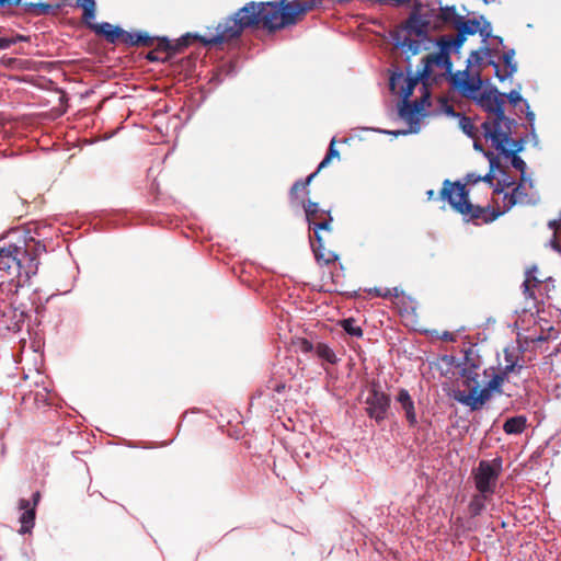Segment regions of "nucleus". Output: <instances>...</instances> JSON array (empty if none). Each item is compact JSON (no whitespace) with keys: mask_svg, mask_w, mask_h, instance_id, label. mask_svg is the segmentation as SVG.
Masks as SVG:
<instances>
[{"mask_svg":"<svg viewBox=\"0 0 561 561\" xmlns=\"http://www.w3.org/2000/svg\"><path fill=\"white\" fill-rule=\"evenodd\" d=\"M22 0H0V8L20 5Z\"/></svg>","mask_w":561,"mask_h":561,"instance_id":"obj_40","label":"nucleus"},{"mask_svg":"<svg viewBox=\"0 0 561 561\" xmlns=\"http://www.w3.org/2000/svg\"><path fill=\"white\" fill-rule=\"evenodd\" d=\"M533 186L531 180L526 176H520L519 184L513 190L512 194L504 193L502 197V204L500 206V209L496 211H492V214L489 216V218H484V221H493L496 219L500 215L506 213L510 210L514 205L516 204H523L527 201V193L526 187Z\"/></svg>","mask_w":561,"mask_h":561,"instance_id":"obj_13","label":"nucleus"},{"mask_svg":"<svg viewBox=\"0 0 561 561\" xmlns=\"http://www.w3.org/2000/svg\"><path fill=\"white\" fill-rule=\"evenodd\" d=\"M483 55H489V50L472 51L467 59L466 69L451 76L453 85L468 99L477 96L482 89L481 65L483 64Z\"/></svg>","mask_w":561,"mask_h":561,"instance_id":"obj_6","label":"nucleus"},{"mask_svg":"<svg viewBox=\"0 0 561 561\" xmlns=\"http://www.w3.org/2000/svg\"><path fill=\"white\" fill-rule=\"evenodd\" d=\"M41 499V493L37 491L33 494V506L35 507Z\"/></svg>","mask_w":561,"mask_h":561,"instance_id":"obj_42","label":"nucleus"},{"mask_svg":"<svg viewBox=\"0 0 561 561\" xmlns=\"http://www.w3.org/2000/svg\"><path fill=\"white\" fill-rule=\"evenodd\" d=\"M156 37L150 36L147 32H128L125 35V45L138 47H152Z\"/></svg>","mask_w":561,"mask_h":561,"instance_id":"obj_20","label":"nucleus"},{"mask_svg":"<svg viewBox=\"0 0 561 561\" xmlns=\"http://www.w3.org/2000/svg\"><path fill=\"white\" fill-rule=\"evenodd\" d=\"M426 194H427L428 199H432L435 195L433 190L427 191Z\"/></svg>","mask_w":561,"mask_h":561,"instance_id":"obj_46","label":"nucleus"},{"mask_svg":"<svg viewBox=\"0 0 561 561\" xmlns=\"http://www.w3.org/2000/svg\"><path fill=\"white\" fill-rule=\"evenodd\" d=\"M417 81V78L407 77L401 72L393 73L390 77V90L402 98V101L399 104V116L409 125V128L407 130L397 131L381 130L382 133L398 136L407 135L409 133H417L420 130V121L424 116V104L426 102V98H422L421 100H415L413 102L409 101Z\"/></svg>","mask_w":561,"mask_h":561,"instance_id":"obj_4","label":"nucleus"},{"mask_svg":"<svg viewBox=\"0 0 561 561\" xmlns=\"http://www.w3.org/2000/svg\"><path fill=\"white\" fill-rule=\"evenodd\" d=\"M273 390L276 391V392H279L280 391V385L279 383H275L274 387H273Z\"/></svg>","mask_w":561,"mask_h":561,"instance_id":"obj_48","label":"nucleus"},{"mask_svg":"<svg viewBox=\"0 0 561 561\" xmlns=\"http://www.w3.org/2000/svg\"><path fill=\"white\" fill-rule=\"evenodd\" d=\"M16 59L15 58H8L7 61H5V65H12L13 62H15Z\"/></svg>","mask_w":561,"mask_h":561,"instance_id":"obj_47","label":"nucleus"},{"mask_svg":"<svg viewBox=\"0 0 561 561\" xmlns=\"http://www.w3.org/2000/svg\"><path fill=\"white\" fill-rule=\"evenodd\" d=\"M512 184H513V182L510 181L507 178H504V179L497 181V186L493 190V197H492L496 209H500V206L502 204L504 188L510 187Z\"/></svg>","mask_w":561,"mask_h":561,"instance_id":"obj_29","label":"nucleus"},{"mask_svg":"<svg viewBox=\"0 0 561 561\" xmlns=\"http://www.w3.org/2000/svg\"><path fill=\"white\" fill-rule=\"evenodd\" d=\"M334 142H335V140L332 139L325 157L323 158V160L320 162V164L318 167V171L325 168L327 165H329V163L331 162V160L333 158H339V151L334 148Z\"/></svg>","mask_w":561,"mask_h":561,"instance_id":"obj_35","label":"nucleus"},{"mask_svg":"<svg viewBox=\"0 0 561 561\" xmlns=\"http://www.w3.org/2000/svg\"><path fill=\"white\" fill-rule=\"evenodd\" d=\"M341 327L344 331L355 337H360L363 335V330L359 325H357L356 321L353 318H347L341 321Z\"/></svg>","mask_w":561,"mask_h":561,"instance_id":"obj_32","label":"nucleus"},{"mask_svg":"<svg viewBox=\"0 0 561 561\" xmlns=\"http://www.w3.org/2000/svg\"><path fill=\"white\" fill-rule=\"evenodd\" d=\"M526 417L523 415L510 417L505 421L503 430L506 434H520L526 427Z\"/></svg>","mask_w":561,"mask_h":561,"instance_id":"obj_26","label":"nucleus"},{"mask_svg":"<svg viewBox=\"0 0 561 561\" xmlns=\"http://www.w3.org/2000/svg\"><path fill=\"white\" fill-rule=\"evenodd\" d=\"M317 172L311 173L306 181H299L294 184L290 191V195L293 197H298L300 194L307 193V187L310 184L311 180L316 176Z\"/></svg>","mask_w":561,"mask_h":561,"instance_id":"obj_33","label":"nucleus"},{"mask_svg":"<svg viewBox=\"0 0 561 561\" xmlns=\"http://www.w3.org/2000/svg\"><path fill=\"white\" fill-rule=\"evenodd\" d=\"M316 354L319 358L325 360L327 363H330V364H335L337 358H336V355L335 353L333 352L332 348H330L327 344H323V343H319L317 344L316 346Z\"/></svg>","mask_w":561,"mask_h":561,"instance_id":"obj_30","label":"nucleus"},{"mask_svg":"<svg viewBox=\"0 0 561 561\" xmlns=\"http://www.w3.org/2000/svg\"><path fill=\"white\" fill-rule=\"evenodd\" d=\"M89 28L99 36H103L110 44H125V35L127 31L108 22L92 23Z\"/></svg>","mask_w":561,"mask_h":561,"instance_id":"obj_16","label":"nucleus"},{"mask_svg":"<svg viewBox=\"0 0 561 561\" xmlns=\"http://www.w3.org/2000/svg\"><path fill=\"white\" fill-rule=\"evenodd\" d=\"M454 27L457 30L455 38L450 39L449 44L454 45L455 50L459 49L467 35H474L479 33L482 37L486 38L491 35V25L484 21L483 18L478 19H465L463 16H456Z\"/></svg>","mask_w":561,"mask_h":561,"instance_id":"obj_9","label":"nucleus"},{"mask_svg":"<svg viewBox=\"0 0 561 561\" xmlns=\"http://www.w3.org/2000/svg\"><path fill=\"white\" fill-rule=\"evenodd\" d=\"M442 19L447 22V23H450L453 26H454V22H455V19L456 16H459L455 9L454 8H446L444 10H442Z\"/></svg>","mask_w":561,"mask_h":561,"instance_id":"obj_37","label":"nucleus"},{"mask_svg":"<svg viewBox=\"0 0 561 561\" xmlns=\"http://www.w3.org/2000/svg\"><path fill=\"white\" fill-rule=\"evenodd\" d=\"M311 247L318 262L329 264L336 260V255L332 251L324 249L322 237L321 240H317L316 238L311 239Z\"/></svg>","mask_w":561,"mask_h":561,"instance_id":"obj_22","label":"nucleus"},{"mask_svg":"<svg viewBox=\"0 0 561 561\" xmlns=\"http://www.w3.org/2000/svg\"><path fill=\"white\" fill-rule=\"evenodd\" d=\"M527 119L529 121V123H533L534 119H535V114L530 111L527 112Z\"/></svg>","mask_w":561,"mask_h":561,"instance_id":"obj_45","label":"nucleus"},{"mask_svg":"<svg viewBox=\"0 0 561 561\" xmlns=\"http://www.w3.org/2000/svg\"><path fill=\"white\" fill-rule=\"evenodd\" d=\"M365 402L367 404V414L371 419H375L377 422L385 420L387 411L390 407V398L388 394L374 387L369 391Z\"/></svg>","mask_w":561,"mask_h":561,"instance_id":"obj_14","label":"nucleus"},{"mask_svg":"<svg viewBox=\"0 0 561 561\" xmlns=\"http://www.w3.org/2000/svg\"><path fill=\"white\" fill-rule=\"evenodd\" d=\"M305 213L309 228L313 230L317 240H321L322 232L331 231L332 217L329 211L321 209L317 203L308 202L305 205Z\"/></svg>","mask_w":561,"mask_h":561,"instance_id":"obj_12","label":"nucleus"},{"mask_svg":"<svg viewBox=\"0 0 561 561\" xmlns=\"http://www.w3.org/2000/svg\"><path fill=\"white\" fill-rule=\"evenodd\" d=\"M522 365H518L517 357L514 354V351L505 350V366L503 368L504 375L510 373L519 371Z\"/></svg>","mask_w":561,"mask_h":561,"instance_id":"obj_31","label":"nucleus"},{"mask_svg":"<svg viewBox=\"0 0 561 561\" xmlns=\"http://www.w3.org/2000/svg\"><path fill=\"white\" fill-rule=\"evenodd\" d=\"M77 7L82 9V21L89 27L90 24L94 23L96 2L95 0H76Z\"/></svg>","mask_w":561,"mask_h":561,"instance_id":"obj_23","label":"nucleus"},{"mask_svg":"<svg viewBox=\"0 0 561 561\" xmlns=\"http://www.w3.org/2000/svg\"><path fill=\"white\" fill-rule=\"evenodd\" d=\"M260 27L270 32L280 28V0L248 2L218 23L214 33L197 38L205 46H217L239 38L245 28Z\"/></svg>","mask_w":561,"mask_h":561,"instance_id":"obj_1","label":"nucleus"},{"mask_svg":"<svg viewBox=\"0 0 561 561\" xmlns=\"http://www.w3.org/2000/svg\"><path fill=\"white\" fill-rule=\"evenodd\" d=\"M450 39L440 42V49L436 54H431L424 59V67L421 72L422 79H427L434 72V68H438L442 72L449 73L451 71V61L449 58L450 49H455Z\"/></svg>","mask_w":561,"mask_h":561,"instance_id":"obj_10","label":"nucleus"},{"mask_svg":"<svg viewBox=\"0 0 561 561\" xmlns=\"http://www.w3.org/2000/svg\"><path fill=\"white\" fill-rule=\"evenodd\" d=\"M472 100L489 113L486 121L481 124L485 142L501 152L517 150L516 146L507 147L512 122L504 115V94L490 88L480 91Z\"/></svg>","mask_w":561,"mask_h":561,"instance_id":"obj_2","label":"nucleus"},{"mask_svg":"<svg viewBox=\"0 0 561 561\" xmlns=\"http://www.w3.org/2000/svg\"><path fill=\"white\" fill-rule=\"evenodd\" d=\"M392 38L394 45L409 55L427 50L433 43L427 35V24L415 14L393 32Z\"/></svg>","mask_w":561,"mask_h":561,"instance_id":"obj_5","label":"nucleus"},{"mask_svg":"<svg viewBox=\"0 0 561 561\" xmlns=\"http://www.w3.org/2000/svg\"><path fill=\"white\" fill-rule=\"evenodd\" d=\"M534 271H528L526 275V279L523 283L524 294L528 297H534V291L531 290V287L535 286L536 283H539V280L536 279V277L533 274Z\"/></svg>","mask_w":561,"mask_h":561,"instance_id":"obj_36","label":"nucleus"},{"mask_svg":"<svg viewBox=\"0 0 561 561\" xmlns=\"http://www.w3.org/2000/svg\"><path fill=\"white\" fill-rule=\"evenodd\" d=\"M440 339L444 340V341H447V342H455L456 341V335L454 333H451V332L445 331L440 335Z\"/></svg>","mask_w":561,"mask_h":561,"instance_id":"obj_41","label":"nucleus"},{"mask_svg":"<svg viewBox=\"0 0 561 561\" xmlns=\"http://www.w3.org/2000/svg\"><path fill=\"white\" fill-rule=\"evenodd\" d=\"M485 156L490 161V172L485 175H477L476 173H469L466 176V184H461L459 182L450 183L448 180L444 182V186L440 191V197L444 201H447L450 206L462 215H470L474 219L485 218L483 214L486 213V209L482 207H474L468 199V191L466 190V185H474L479 182H483L489 188L493 186V180L495 178L494 171L495 169L500 170V165L496 162L493 153L485 152Z\"/></svg>","mask_w":561,"mask_h":561,"instance_id":"obj_3","label":"nucleus"},{"mask_svg":"<svg viewBox=\"0 0 561 561\" xmlns=\"http://www.w3.org/2000/svg\"><path fill=\"white\" fill-rule=\"evenodd\" d=\"M495 69L496 77L504 81L507 78L512 77L513 73L517 70V66L514 62V51L505 53L504 54V69L501 70L497 64L491 62Z\"/></svg>","mask_w":561,"mask_h":561,"instance_id":"obj_21","label":"nucleus"},{"mask_svg":"<svg viewBox=\"0 0 561 561\" xmlns=\"http://www.w3.org/2000/svg\"><path fill=\"white\" fill-rule=\"evenodd\" d=\"M147 59L150 60V61H165V60H168L164 56H162L161 54H158V51L154 50V48L147 54Z\"/></svg>","mask_w":561,"mask_h":561,"instance_id":"obj_38","label":"nucleus"},{"mask_svg":"<svg viewBox=\"0 0 561 561\" xmlns=\"http://www.w3.org/2000/svg\"><path fill=\"white\" fill-rule=\"evenodd\" d=\"M490 494L484 493H478L472 496L470 504H469V511L473 516H478L482 513V511L485 508V503L490 499Z\"/></svg>","mask_w":561,"mask_h":561,"instance_id":"obj_28","label":"nucleus"},{"mask_svg":"<svg viewBox=\"0 0 561 561\" xmlns=\"http://www.w3.org/2000/svg\"><path fill=\"white\" fill-rule=\"evenodd\" d=\"M502 470L500 459L481 460L473 472L476 489L480 493L492 495L495 492Z\"/></svg>","mask_w":561,"mask_h":561,"instance_id":"obj_8","label":"nucleus"},{"mask_svg":"<svg viewBox=\"0 0 561 561\" xmlns=\"http://www.w3.org/2000/svg\"><path fill=\"white\" fill-rule=\"evenodd\" d=\"M20 5H22L24 13L35 16L48 14L51 8L50 4L43 2H21Z\"/></svg>","mask_w":561,"mask_h":561,"instance_id":"obj_27","label":"nucleus"},{"mask_svg":"<svg viewBox=\"0 0 561 561\" xmlns=\"http://www.w3.org/2000/svg\"><path fill=\"white\" fill-rule=\"evenodd\" d=\"M485 2H488V0H484Z\"/></svg>","mask_w":561,"mask_h":561,"instance_id":"obj_49","label":"nucleus"},{"mask_svg":"<svg viewBox=\"0 0 561 561\" xmlns=\"http://www.w3.org/2000/svg\"><path fill=\"white\" fill-rule=\"evenodd\" d=\"M20 510L23 511L22 515L20 516V534H27L31 531V529L34 527L35 523V507L31 506V503L28 500L22 499L20 500Z\"/></svg>","mask_w":561,"mask_h":561,"instance_id":"obj_19","label":"nucleus"},{"mask_svg":"<svg viewBox=\"0 0 561 561\" xmlns=\"http://www.w3.org/2000/svg\"><path fill=\"white\" fill-rule=\"evenodd\" d=\"M506 96L513 105H516L518 102L523 101L520 93L517 90H512Z\"/></svg>","mask_w":561,"mask_h":561,"instance_id":"obj_39","label":"nucleus"},{"mask_svg":"<svg viewBox=\"0 0 561 561\" xmlns=\"http://www.w3.org/2000/svg\"><path fill=\"white\" fill-rule=\"evenodd\" d=\"M265 299L267 300V304L273 306L274 304H276V299L274 297V295L272 297L270 296H265ZM277 307V305H275Z\"/></svg>","mask_w":561,"mask_h":561,"instance_id":"obj_44","label":"nucleus"},{"mask_svg":"<svg viewBox=\"0 0 561 561\" xmlns=\"http://www.w3.org/2000/svg\"><path fill=\"white\" fill-rule=\"evenodd\" d=\"M511 146H516L517 150H514L512 152H502V154H504L506 158L511 159V164L522 173V176H526L525 175L526 163L520 157L516 156V152H518L522 149V147L518 142L513 141L508 137L507 147L510 148ZM499 152L501 153V151H499Z\"/></svg>","mask_w":561,"mask_h":561,"instance_id":"obj_24","label":"nucleus"},{"mask_svg":"<svg viewBox=\"0 0 561 561\" xmlns=\"http://www.w3.org/2000/svg\"><path fill=\"white\" fill-rule=\"evenodd\" d=\"M188 45V42L186 38H182L176 44H172L167 37H156L154 43V50L158 51V54H164V57L169 59L176 53H180L183 47H186Z\"/></svg>","mask_w":561,"mask_h":561,"instance_id":"obj_18","label":"nucleus"},{"mask_svg":"<svg viewBox=\"0 0 561 561\" xmlns=\"http://www.w3.org/2000/svg\"><path fill=\"white\" fill-rule=\"evenodd\" d=\"M460 127L463 130L465 134H467L469 137L473 138V148L479 151H483V145L481 142V137L483 136H477L476 135V127L470 118L462 117L460 119Z\"/></svg>","mask_w":561,"mask_h":561,"instance_id":"obj_25","label":"nucleus"},{"mask_svg":"<svg viewBox=\"0 0 561 561\" xmlns=\"http://www.w3.org/2000/svg\"><path fill=\"white\" fill-rule=\"evenodd\" d=\"M316 0H283V27L294 24L306 12L316 7Z\"/></svg>","mask_w":561,"mask_h":561,"instance_id":"obj_15","label":"nucleus"},{"mask_svg":"<svg viewBox=\"0 0 561 561\" xmlns=\"http://www.w3.org/2000/svg\"><path fill=\"white\" fill-rule=\"evenodd\" d=\"M504 378L495 375L484 388L472 387L469 391L458 390L455 392V400L459 403L469 407L472 411L479 410L491 398L493 390H500Z\"/></svg>","mask_w":561,"mask_h":561,"instance_id":"obj_7","label":"nucleus"},{"mask_svg":"<svg viewBox=\"0 0 561 561\" xmlns=\"http://www.w3.org/2000/svg\"><path fill=\"white\" fill-rule=\"evenodd\" d=\"M396 401L400 404L401 410L404 412L409 425L415 426L417 424L415 405L409 391L403 388L399 389L398 394L396 397Z\"/></svg>","mask_w":561,"mask_h":561,"instance_id":"obj_17","label":"nucleus"},{"mask_svg":"<svg viewBox=\"0 0 561 561\" xmlns=\"http://www.w3.org/2000/svg\"><path fill=\"white\" fill-rule=\"evenodd\" d=\"M26 251L15 244H10L0 249V278L9 277L13 279L20 275L21 271V254Z\"/></svg>","mask_w":561,"mask_h":561,"instance_id":"obj_11","label":"nucleus"},{"mask_svg":"<svg viewBox=\"0 0 561 561\" xmlns=\"http://www.w3.org/2000/svg\"><path fill=\"white\" fill-rule=\"evenodd\" d=\"M28 37L18 34L13 37H0V49H7L11 45L16 44L19 42H28Z\"/></svg>","mask_w":561,"mask_h":561,"instance_id":"obj_34","label":"nucleus"},{"mask_svg":"<svg viewBox=\"0 0 561 561\" xmlns=\"http://www.w3.org/2000/svg\"><path fill=\"white\" fill-rule=\"evenodd\" d=\"M311 348H312V345H311V343H310V342H308V341H302V350H304V351L308 352V351H310Z\"/></svg>","mask_w":561,"mask_h":561,"instance_id":"obj_43","label":"nucleus"}]
</instances>
